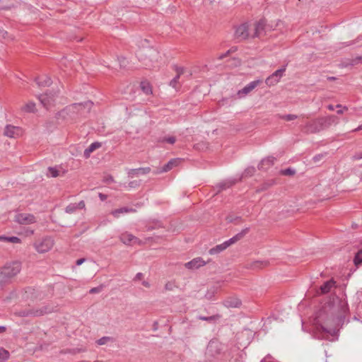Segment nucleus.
Here are the masks:
<instances>
[{"mask_svg":"<svg viewBox=\"0 0 362 362\" xmlns=\"http://www.w3.org/2000/svg\"><path fill=\"white\" fill-rule=\"evenodd\" d=\"M264 23L263 21L255 23H243L238 26L235 31V37L239 40L259 37L264 32Z\"/></svg>","mask_w":362,"mask_h":362,"instance_id":"1","label":"nucleus"},{"mask_svg":"<svg viewBox=\"0 0 362 362\" xmlns=\"http://www.w3.org/2000/svg\"><path fill=\"white\" fill-rule=\"evenodd\" d=\"M136 54L139 60L143 62L147 69H156L160 67L161 56L156 49L153 47L140 48Z\"/></svg>","mask_w":362,"mask_h":362,"instance_id":"2","label":"nucleus"},{"mask_svg":"<svg viewBox=\"0 0 362 362\" xmlns=\"http://www.w3.org/2000/svg\"><path fill=\"white\" fill-rule=\"evenodd\" d=\"M338 118L334 115H328L327 117H320L308 122L305 124L306 132L310 133L319 132L328 128L332 124H337Z\"/></svg>","mask_w":362,"mask_h":362,"instance_id":"3","label":"nucleus"},{"mask_svg":"<svg viewBox=\"0 0 362 362\" xmlns=\"http://www.w3.org/2000/svg\"><path fill=\"white\" fill-rule=\"evenodd\" d=\"M21 270V263L18 261L8 262L0 268V279L7 282L15 277Z\"/></svg>","mask_w":362,"mask_h":362,"instance_id":"4","label":"nucleus"},{"mask_svg":"<svg viewBox=\"0 0 362 362\" xmlns=\"http://www.w3.org/2000/svg\"><path fill=\"white\" fill-rule=\"evenodd\" d=\"M249 231V228H246L243 229L240 233H238L235 236L232 237L231 238L228 239V240L223 242V243L218 245L215 246L214 247H212L209 250V252L210 255H216L218 253H220L221 252L225 250L226 248H228L231 245L235 243L238 240H240L242 238L244 237V235Z\"/></svg>","mask_w":362,"mask_h":362,"instance_id":"5","label":"nucleus"},{"mask_svg":"<svg viewBox=\"0 0 362 362\" xmlns=\"http://www.w3.org/2000/svg\"><path fill=\"white\" fill-rule=\"evenodd\" d=\"M54 245V241L49 236L44 237L33 243L35 250L38 253H45L52 250Z\"/></svg>","mask_w":362,"mask_h":362,"instance_id":"6","label":"nucleus"},{"mask_svg":"<svg viewBox=\"0 0 362 362\" xmlns=\"http://www.w3.org/2000/svg\"><path fill=\"white\" fill-rule=\"evenodd\" d=\"M53 311V308L49 306H44L40 309H31L28 310H23L18 313L21 317L28 316H40L47 313H50Z\"/></svg>","mask_w":362,"mask_h":362,"instance_id":"7","label":"nucleus"},{"mask_svg":"<svg viewBox=\"0 0 362 362\" xmlns=\"http://www.w3.org/2000/svg\"><path fill=\"white\" fill-rule=\"evenodd\" d=\"M261 83L260 80H255L251 81L247 85H246L244 88L239 90L237 92V95L239 98H242L245 97L247 94H249L252 90H253L259 83Z\"/></svg>","mask_w":362,"mask_h":362,"instance_id":"8","label":"nucleus"},{"mask_svg":"<svg viewBox=\"0 0 362 362\" xmlns=\"http://www.w3.org/2000/svg\"><path fill=\"white\" fill-rule=\"evenodd\" d=\"M119 240L125 245H140L141 241L130 233L124 232L119 235Z\"/></svg>","mask_w":362,"mask_h":362,"instance_id":"9","label":"nucleus"},{"mask_svg":"<svg viewBox=\"0 0 362 362\" xmlns=\"http://www.w3.org/2000/svg\"><path fill=\"white\" fill-rule=\"evenodd\" d=\"M15 221L20 224H31L36 221L33 215L30 214H18L15 216Z\"/></svg>","mask_w":362,"mask_h":362,"instance_id":"10","label":"nucleus"},{"mask_svg":"<svg viewBox=\"0 0 362 362\" xmlns=\"http://www.w3.org/2000/svg\"><path fill=\"white\" fill-rule=\"evenodd\" d=\"M151 171V168L148 167L146 168H139L135 169H128L127 175L129 177H138L139 175H146L149 173Z\"/></svg>","mask_w":362,"mask_h":362,"instance_id":"11","label":"nucleus"},{"mask_svg":"<svg viewBox=\"0 0 362 362\" xmlns=\"http://www.w3.org/2000/svg\"><path fill=\"white\" fill-rule=\"evenodd\" d=\"M39 100L45 107L49 108L54 101V95H50L45 93L40 95L39 96Z\"/></svg>","mask_w":362,"mask_h":362,"instance_id":"12","label":"nucleus"},{"mask_svg":"<svg viewBox=\"0 0 362 362\" xmlns=\"http://www.w3.org/2000/svg\"><path fill=\"white\" fill-rule=\"evenodd\" d=\"M205 264V262L200 257L194 258L185 264V267L189 269H198Z\"/></svg>","mask_w":362,"mask_h":362,"instance_id":"13","label":"nucleus"},{"mask_svg":"<svg viewBox=\"0 0 362 362\" xmlns=\"http://www.w3.org/2000/svg\"><path fill=\"white\" fill-rule=\"evenodd\" d=\"M180 162L181 160L180 158L171 159L168 162V163L164 165L161 170L158 171V173L168 172L173 169L174 167L177 166L180 163Z\"/></svg>","mask_w":362,"mask_h":362,"instance_id":"14","label":"nucleus"},{"mask_svg":"<svg viewBox=\"0 0 362 362\" xmlns=\"http://www.w3.org/2000/svg\"><path fill=\"white\" fill-rule=\"evenodd\" d=\"M223 305L226 308H238L241 305V301L236 297H229L226 298Z\"/></svg>","mask_w":362,"mask_h":362,"instance_id":"15","label":"nucleus"},{"mask_svg":"<svg viewBox=\"0 0 362 362\" xmlns=\"http://www.w3.org/2000/svg\"><path fill=\"white\" fill-rule=\"evenodd\" d=\"M275 160L274 157L268 156L261 160L258 167L260 170H267L274 165Z\"/></svg>","mask_w":362,"mask_h":362,"instance_id":"16","label":"nucleus"},{"mask_svg":"<svg viewBox=\"0 0 362 362\" xmlns=\"http://www.w3.org/2000/svg\"><path fill=\"white\" fill-rule=\"evenodd\" d=\"M21 133V129L14 126L7 125L5 128L4 134L10 138H14L18 136Z\"/></svg>","mask_w":362,"mask_h":362,"instance_id":"17","label":"nucleus"},{"mask_svg":"<svg viewBox=\"0 0 362 362\" xmlns=\"http://www.w3.org/2000/svg\"><path fill=\"white\" fill-rule=\"evenodd\" d=\"M136 211V209L130 207H122L117 209H115L111 211V214L116 218L120 217L122 214H128V213H134Z\"/></svg>","mask_w":362,"mask_h":362,"instance_id":"18","label":"nucleus"},{"mask_svg":"<svg viewBox=\"0 0 362 362\" xmlns=\"http://www.w3.org/2000/svg\"><path fill=\"white\" fill-rule=\"evenodd\" d=\"M336 286V281L333 279H330L325 282L320 288L321 294H326L329 293L331 289Z\"/></svg>","mask_w":362,"mask_h":362,"instance_id":"19","label":"nucleus"},{"mask_svg":"<svg viewBox=\"0 0 362 362\" xmlns=\"http://www.w3.org/2000/svg\"><path fill=\"white\" fill-rule=\"evenodd\" d=\"M101 147V143L100 142H93L92 143L85 151H84V156L87 158L90 156V153L93 152L97 148Z\"/></svg>","mask_w":362,"mask_h":362,"instance_id":"20","label":"nucleus"},{"mask_svg":"<svg viewBox=\"0 0 362 362\" xmlns=\"http://www.w3.org/2000/svg\"><path fill=\"white\" fill-rule=\"evenodd\" d=\"M0 241H5L11 243H21V240L16 236L8 237L5 235H0Z\"/></svg>","mask_w":362,"mask_h":362,"instance_id":"21","label":"nucleus"},{"mask_svg":"<svg viewBox=\"0 0 362 362\" xmlns=\"http://www.w3.org/2000/svg\"><path fill=\"white\" fill-rule=\"evenodd\" d=\"M37 83L40 86H48L51 84V78L45 76L37 78Z\"/></svg>","mask_w":362,"mask_h":362,"instance_id":"22","label":"nucleus"},{"mask_svg":"<svg viewBox=\"0 0 362 362\" xmlns=\"http://www.w3.org/2000/svg\"><path fill=\"white\" fill-rule=\"evenodd\" d=\"M21 110L25 112H34L35 110V104L33 102H28L22 107Z\"/></svg>","mask_w":362,"mask_h":362,"instance_id":"23","label":"nucleus"},{"mask_svg":"<svg viewBox=\"0 0 362 362\" xmlns=\"http://www.w3.org/2000/svg\"><path fill=\"white\" fill-rule=\"evenodd\" d=\"M141 88L144 93L146 95L151 94L152 93L151 86L148 82L143 81L141 83Z\"/></svg>","mask_w":362,"mask_h":362,"instance_id":"24","label":"nucleus"},{"mask_svg":"<svg viewBox=\"0 0 362 362\" xmlns=\"http://www.w3.org/2000/svg\"><path fill=\"white\" fill-rule=\"evenodd\" d=\"M221 315L217 314L215 315L209 316V317H204V316H199L198 319L204 321H207L210 322H216V320H219L221 318Z\"/></svg>","mask_w":362,"mask_h":362,"instance_id":"25","label":"nucleus"},{"mask_svg":"<svg viewBox=\"0 0 362 362\" xmlns=\"http://www.w3.org/2000/svg\"><path fill=\"white\" fill-rule=\"evenodd\" d=\"M10 356L9 352L5 349L0 347V362H4L8 359Z\"/></svg>","mask_w":362,"mask_h":362,"instance_id":"26","label":"nucleus"},{"mask_svg":"<svg viewBox=\"0 0 362 362\" xmlns=\"http://www.w3.org/2000/svg\"><path fill=\"white\" fill-rule=\"evenodd\" d=\"M279 81V79L276 78L274 76V74H272L271 76H269L265 81L266 83L271 86L276 84Z\"/></svg>","mask_w":362,"mask_h":362,"instance_id":"27","label":"nucleus"},{"mask_svg":"<svg viewBox=\"0 0 362 362\" xmlns=\"http://www.w3.org/2000/svg\"><path fill=\"white\" fill-rule=\"evenodd\" d=\"M59 171L56 168L49 167L48 168L47 175L52 177H57L59 176Z\"/></svg>","mask_w":362,"mask_h":362,"instance_id":"28","label":"nucleus"},{"mask_svg":"<svg viewBox=\"0 0 362 362\" xmlns=\"http://www.w3.org/2000/svg\"><path fill=\"white\" fill-rule=\"evenodd\" d=\"M317 329H322V332L328 333V334H331L334 333V329L327 327L325 325H321V324L317 326Z\"/></svg>","mask_w":362,"mask_h":362,"instance_id":"29","label":"nucleus"},{"mask_svg":"<svg viewBox=\"0 0 362 362\" xmlns=\"http://www.w3.org/2000/svg\"><path fill=\"white\" fill-rule=\"evenodd\" d=\"M354 262L356 266L362 263V248L355 255Z\"/></svg>","mask_w":362,"mask_h":362,"instance_id":"30","label":"nucleus"},{"mask_svg":"<svg viewBox=\"0 0 362 362\" xmlns=\"http://www.w3.org/2000/svg\"><path fill=\"white\" fill-rule=\"evenodd\" d=\"M76 203H74V204H69L66 209H65V211L66 213L67 214H72L74 212H75L76 211Z\"/></svg>","mask_w":362,"mask_h":362,"instance_id":"31","label":"nucleus"},{"mask_svg":"<svg viewBox=\"0 0 362 362\" xmlns=\"http://www.w3.org/2000/svg\"><path fill=\"white\" fill-rule=\"evenodd\" d=\"M111 341V338L109 337H103L97 341L98 345H104L108 341Z\"/></svg>","mask_w":362,"mask_h":362,"instance_id":"32","label":"nucleus"},{"mask_svg":"<svg viewBox=\"0 0 362 362\" xmlns=\"http://www.w3.org/2000/svg\"><path fill=\"white\" fill-rule=\"evenodd\" d=\"M286 69L285 68H282V69H279L278 70H276V71H274L273 74H274V76L279 78L280 80V78L282 77L283 76V74L284 72L285 71Z\"/></svg>","mask_w":362,"mask_h":362,"instance_id":"33","label":"nucleus"},{"mask_svg":"<svg viewBox=\"0 0 362 362\" xmlns=\"http://www.w3.org/2000/svg\"><path fill=\"white\" fill-rule=\"evenodd\" d=\"M282 119L286 121H291L298 118V116L293 114L285 115L281 117Z\"/></svg>","mask_w":362,"mask_h":362,"instance_id":"34","label":"nucleus"},{"mask_svg":"<svg viewBox=\"0 0 362 362\" xmlns=\"http://www.w3.org/2000/svg\"><path fill=\"white\" fill-rule=\"evenodd\" d=\"M180 73L181 72L178 71L177 76L170 81V85L172 87H173V88L176 87V85L178 83V80L180 78Z\"/></svg>","mask_w":362,"mask_h":362,"instance_id":"35","label":"nucleus"},{"mask_svg":"<svg viewBox=\"0 0 362 362\" xmlns=\"http://www.w3.org/2000/svg\"><path fill=\"white\" fill-rule=\"evenodd\" d=\"M255 172V168L254 167H249L247 168L245 172L244 175L245 176H252Z\"/></svg>","mask_w":362,"mask_h":362,"instance_id":"36","label":"nucleus"},{"mask_svg":"<svg viewBox=\"0 0 362 362\" xmlns=\"http://www.w3.org/2000/svg\"><path fill=\"white\" fill-rule=\"evenodd\" d=\"M282 174L285 175H293L295 174V170L292 168H287L282 171Z\"/></svg>","mask_w":362,"mask_h":362,"instance_id":"37","label":"nucleus"},{"mask_svg":"<svg viewBox=\"0 0 362 362\" xmlns=\"http://www.w3.org/2000/svg\"><path fill=\"white\" fill-rule=\"evenodd\" d=\"M232 184L230 182H222L218 185L219 191L229 187Z\"/></svg>","mask_w":362,"mask_h":362,"instance_id":"38","label":"nucleus"},{"mask_svg":"<svg viewBox=\"0 0 362 362\" xmlns=\"http://www.w3.org/2000/svg\"><path fill=\"white\" fill-rule=\"evenodd\" d=\"M139 185V183L134 180V181H131L129 183V187L130 188H135L136 187H138Z\"/></svg>","mask_w":362,"mask_h":362,"instance_id":"39","label":"nucleus"},{"mask_svg":"<svg viewBox=\"0 0 362 362\" xmlns=\"http://www.w3.org/2000/svg\"><path fill=\"white\" fill-rule=\"evenodd\" d=\"M164 141L169 144H173L175 142V138L173 136H169L168 138H165Z\"/></svg>","mask_w":362,"mask_h":362,"instance_id":"40","label":"nucleus"},{"mask_svg":"<svg viewBox=\"0 0 362 362\" xmlns=\"http://www.w3.org/2000/svg\"><path fill=\"white\" fill-rule=\"evenodd\" d=\"M86 206L84 201H80L78 203L76 204V209H83Z\"/></svg>","mask_w":362,"mask_h":362,"instance_id":"41","label":"nucleus"},{"mask_svg":"<svg viewBox=\"0 0 362 362\" xmlns=\"http://www.w3.org/2000/svg\"><path fill=\"white\" fill-rule=\"evenodd\" d=\"M102 290V287H95V288H92L90 290V293H99Z\"/></svg>","mask_w":362,"mask_h":362,"instance_id":"42","label":"nucleus"},{"mask_svg":"<svg viewBox=\"0 0 362 362\" xmlns=\"http://www.w3.org/2000/svg\"><path fill=\"white\" fill-rule=\"evenodd\" d=\"M215 293V289L213 288V291L211 292L210 291H209L206 294V298L209 300L211 299L212 296H214Z\"/></svg>","mask_w":362,"mask_h":362,"instance_id":"43","label":"nucleus"},{"mask_svg":"<svg viewBox=\"0 0 362 362\" xmlns=\"http://www.w3.org/2000/svg\"><path fill=\"white\" fill-rule=\"evenodd\" d=\"M324 155L323 154H318L313 157L314 162L317 163L319 162L322 158Z\"/></svg>","mask_w":362,"mask_h":362,"instance_id":"44","label":"nucleus"},{"mask_svg":"<svg viewBox=\"0 0 362 362\" xmlns=\"http://www.w3.org/2000/svg\"><path fill=\"white\" fill-rule=\"evenodd\" d=\"M256 264H260V266L257 265V267H266L269 264V262L267 261H263V262H255Z\"/></svg>","mask_w":362,"mask_h":362,"instance_id":"45","label":"nucleus"},{"mask_svg":"<svg viewBox=\"0 0 362 362\" xmlns=\"http://www.w3.org/2000/svg\"><path fill=\"white\" fill-rule=\"evenodd\" d=\"M119 64L121 67H124L126 66V59L124 57H122L119 59Z\"/></svg>","mask_w":362,"mask_h":362,"instance_id":"46","label":"nucleus"},{"mask_svg":"<svg viewBox=\"0 0 362 362\" xmlns=\"http://www.w3.org/2000/svg\"><path fill=\"white\" fill-rule=\"evenodd\" d=\"M143 274L142 273H137L134 279V281H139L143 278Z\"/></svg>","mask_w":362,"mask_h":362,"instance_id":"47","label":"nucleus"},{"mask_svg":"<svg viewBox=\"0 0 362 362\" xmlns=\"http://www.w3.org/2000/svg\"><path fill=\"white\" fill-rule=\"evenodd\" d=\"M85 260L86 259L84 258H81V259H77V261L76 262V265L80 266L81 264H82L85 262Z\"/></svg>","mask_w":362,"mask_h":362,"instance_id":"48","label":"nucleus"},{"mask_svg":"<svg viewBox=\"0 0 362 362\" xmlns=\"http://www.w3.org/2000/svg\"><path fill=\"white\" fill-rule=\"evenodd\" d=\"M7 34V32L4 30H0V37L4 38Z\"/></svg>","mask_w":362,"mask_h":362,"instance_id":"49","label":"nucleus"},{"mask_svg":"<svg viewBox=\"0 0 362 362\" xmlns=\"http://www.w3.org/2000/svg\"><path fill=\"white\" fill-rule=\"evenodd\" d=\"M230 52V50H228L226 53L223 54H221L218 56V59H223V57L228 56V54Z\"/></svg>","mask_w":362,"mask_h":362,"instance_id":"50","label":"nucleus"},{"mask_svg":"<svg viewBox=\"0 0 362 362\" xmlns=\"http://www.w3.org/2000/svg\"><path fill=\"white\" fill-rule=\"evenodd\" d=\"M93 103L90 101H88L85 103L84 106L87 107L88 110L91 108Z\"/></svg>","mask_w":362,"mask_h":362,"instance_id":"51","label":"nucleus"},{"mask_svg":"<svg viewBox=\"0 0 362 362\" xmlns=\"http://www.w3.org/2000/svg\"><path fill=\"white\" fill-rule=\"evenodd\" d=\"M141 284H142V285H143L144 286H145L146 288H149V287H150V286H151V285H150V283H149L148 281H143Z\"/></svg>","mask_w":362,"mask_h":362,"instance_id":"52","label":"nucleus"},{"mask_svg":"<svg viewBox=\"0 0 362 362\" xmlns=\"http://www.w3.org/2000/svg\"><path fill=\"white\" fill-rule=\"evenodd\" d=\"M99 197L102 201H105L107 199V195L102 193H99Z\"/></svg>","mask_w":362,"mask_h":362,"instance_id":"53","label":"nucleus"},{"mask_svg":"<svg viewBox=\"0 0 362 362\" xmlns=\"http://www.w3.org/2000/svg\"><path fill=\"white\" fill-rule=\"evenodd\" d=\"M347 110V107L344 106L343 107V109H339V110H337V113L338 114H342L344 112V110Z\"/></svg>","mask_w":362,"mask_h":362,"instance_id":"54","label":"nucleus"},{"mask_svg":"<svg viewBox=\"0 0 362 362\" xmlns=\"http://www.w3.org/2000/svg\"><path fill=\"white\" fill-rule=\"evenodd\" d=\"M327 108H328V110H329L332 111V110H334V105H329L327 106Z\"/></svg>","mask_w":362,"mask_h":362,"instance_id":"55","label":"nucleus"},{"mask_svg":"<svg viewBox=\"0 0 362 362\" xmlns=\"http://www.w3.org/2000/svg\"><path fill=\"white\" fill-rule=\"evenodd\" d=\"M6 331V327L4 326H0V333L4 332Z\"/></svg>","mask_w":362,"mask_h":362,"instance_id":"56","label":"nucleus"},{"mask_svg":"<svg viewBox=\"0 0 362 362\" xmlns=\"http://www.w3.org/2000/svg\"><path fill=\"white\" fill-rule=\"evenodd\" d=\"M354 158H355L356 159H361V158H362V153H360V154H358V155H356V156H354Z\"/></svg>","mask_w":362,"mask_h":362,"instance_id":"57","label":"nucleus"},{"mask_svg":"<svg viewBox=\"0 0 362 362\" xmlns=\"http://www.w3.org/2000/svg\"><path fill=\"white\" fill-rule=\"evenodd\" d=\"M362 130V124L359 125L354 131Z\"/></svg>","mask_w":362,"mask_h":362,"instance_id":"58","label":"nucleus"},{"mask_svg":"<svg viewBox=\"0 0 362 362\" xmlns=\"http://www.w3.org/2000/svg\"><path fill=\"white\" fill-rule=\"evenodd\" d=\"M327 79L331 81V80H335L336 78L333 77V76H329V77L327 78Z\"/></svg>","mask_w":362,"mask_h":362,"instance_id":"59","label":"nucleus"},{"mask_svg":"<svg viewBox=\"0 0 362 362\" xmlns=\"http://www.w3.org/2000/svg\"><path fill=\"white\" fill-rule=\"evenodd\" d=\"M107 180H110V181H111V182H113V181H114V180H113V177H110L107 179Z\"/></svg>","mask_w":362,"mask_h":362,"instance_id":"60","label":"nucleus"},{"mask_svg":"<svg viewBox=\"0 0 362 362\" xmlns=\"http://www.w3.org/2000/svg\"><path fill=\"white\" fill-rule=\"evenodd\" d=\"M78 362H90V361H87V360H82V361H79Z\"/></svg>","mask_w":362,"mask_h":362,"instance_id":"61","label":"nucleus"},{"mask_svg":"<svg viewBox=\"0 0 362 362\" xmlns=\"http://www.w3.org/2000/svg\"><path fill=\"white\" fill-rule=\"evenodd\" d=\"M74 105H75V106H79V107H81V106H82L83 105H82V104H78V105L75 104Z\"/></svg>","mask_w":362,"mask_h":362,"instance_id":"62","label":"nucleus"},{"mask_svg":"<svg viewBox=\"0 0 362 362\" xmlns=\"http://www.w3.org/2000/svg\"><path fill=\"white\" fill-rule=\"evenodd\" d=\"M336 107H340V108H341V105H337Z\"/></svg>","mask_w":362,"mask_h":362,"instance_id":"63","label":"nucleus"},{"mask_svg":"<svg viewBox=\"0 0 362 362\" xmlns=\"http://www.w3.org/2000/svg\"><path fill=\"white\" fill-rule=\"evenodd\" d=\"M166 288H170V286H168V284H165Z\"/></svg>","mask_w":362,"mask_h":362,"instance_id":"64","label":"nucleus"}]
</instances>
